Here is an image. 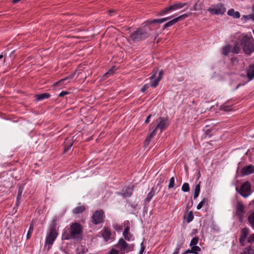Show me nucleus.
Listing matches in <instances>:
<instances>
[{
  "instance_id": "ea45409f",
  "label": "nucleus",
  "mask_w": 254,
  "mask_h": 254,
  "mask_svg": "<svg viewBox=\"0 0 254 254\" xmlns=\"http://www.w3.org/2000/svg\"><path fill=\"white\" fill-rule=\"evenodd\" d=\"M115 70V67H113L112 68L109 70V71L104 74V76L107 77L109 74H112Z\"/></svg>"
},
{
  "instance_id": "5701e85b",
  "label": "nucleus",
  "mask_w": 254,
  "mask_h": 254,
  "mask_svg": "<svg viewBox=\"0 0 254 254\" xmlns=\"http://www.w3.org/2000/svg\"><path fill=\"white\" fill-rule=\"evenodd\" d=\"M23 190H24L23 187L19 186L17 196V198H16V205H18L19 204V200L21 199Z\"/></svg>"
},
{
  "instance_id": "20e7f679",
  "label": "nucleus",
  "mask_w": 254,
  "mask_h": 254,
  "mask_svg": "<svg viewBox=\"0 0 254 254\" xmlns=\"http://www.w3.org/2000/svg\"><path fill=\"white\" fill-rule=\"evenodd\" d=\"M115 247L119 250L118 251L119 253L120 252L121 254H125V253L132 251L134 248V245L133 244H127L123 238H121L119 240L118 243Z\"/></svg>"
},
{
  "instance_id": "69168bd1",
  "label": "nucleus",
  "mask_w": 254,
  "mask_h": 254,
  "mask_svg": "<svg viewBox=\"0 0 254 254\" xmlns=\"http://www.w3.org/2000/svg\"><path fill=\"white\" fill-rule=\"evenodd\" d=\"M253 10H254V6H253Z\"/></svg>"
},
{
  "instance_id": "4d7b16f0",
  "label": "nucleus",
  "mask_w": 254,
  "mask_h": 254,
  "mask_svg": "<svg viewBox=\"0 0 254 254\" xmlns=\"http://www.w3.org/2000/svg\"><path fill=\"white\" fill-rule=\"evenodd\" d=\"M20 0H12V2L13 3H16L18 2H19Z\"/></svg>"
},
{
  "instance_id": "72a5a7b5",
  "label": "nucleus",
  "mask_w": 254,
  "mask_h": 254,
  "mask_svg": "<svg viewBox=\"0 0 254 254\" xmlns=\"http://www.w3.org/2000/svg\"><path fill=\"white\" fill-rule=\"evenodd\" d=\"M193 219V215L192 211H190L187 214L186 220L188 223L190 222Z\"/></svg>"
},
{
  "instance_id": "39448f33",
  "label": "nucleus",
  "mask_w": 254,
  "mask_h": 254,
  "mask_svg": "<svg viewBox=\"0 0 254 254\" xmlns=\"http://www.w3.org/2000/svg\"><path fill=\"white\" fill-rule=\"evenodd\" d=\"M187 3L177 2L172 5H170L168 7H165L163 10L159 11L157 14V16H162L170 12L182 8L187 5Z\"/></svg>"
},
{
  "instance_id": "7ed1b4c3",
  "label": "nucleus",
  "mask_w": 254,
  "mask_h": 254,
  "mask_svg": "<svg viewBox=\"0 0 254 254\" xmlns=\"http://www.w3.org/2000/svg\"><path fill=\"white\" fill-rule=\"evenodd\" d=\"M150 34L144 28H137L135 31L131 33L130 38L134 42H139L149 36Z\"/></svg>"
},
{
  "instance_id": "a19ab883",
  "label": "nucleus",
  "mask_w": 254,
  "mask_h": 254,
  "mask_svg": "<svg viewBox=\"0 0 254 254\" xmlns=\"http://www.w3.org/2000/svg\"><path fill=\"white\" fill-rule=\"evenodd\" d=\"M248 242L249 243H253L254 242V234H253L251 235L248 239Z\"/></svg>"
},
{
  "instance_id": "aec40b11",
  "label": "nucleus",
  "mask_w": 254,
  "mask_h": 254,
  "mask_svg": "<svg viewBox=\"0 0 254 254\" xmlns=\"http://www.w3.org/2000/svg\"><path fill=\"white\" fill-rule=\"evenodd\" d=\"M133 190V186H128L125 188V190H123L124 192V196L125 197H129L130 196Z\"/></svg>"
},
{
  "instance_id": "c756f323",
  "label": "nucleus",
  "mask_w": 254,
  "mask_h": 254,
  "mask_svg": "<svg viewBox=\"0 0 254 254\" xmlns=\"http://www.w3.org/2000/svg\"><path fill=\"white\" fill-rule=\"evenodd\" d=\"M231 49V46L230 45H228L226 46H224L222 48V53L223 55L225 56H227L230 52V50Z\"/></svg>"
},
{
  "instance_id": "e2e57ef3",
  "label": "nucleus",
  "mask_w": 254,
  "mask_h": 254,
  "mask_svg": "<svg viewBox=\"0 0 254 254\" xmlns=\"http://www.w3.org/2000/svg\"><path fill=\"white\" fill-rule=\"evenodd\" d=\"M109 12L110 13H111V12H114V11H113V10H110L109 11Z\"/></svg>"
},
{
  "instance_id": "f3484780",
  "label": "nucleus",
  "mask_w": 254,
  "mask_h": 254,
  "mask_svg": "<svg viewBox=\"0 0 254 254\" xmlns=\"http://www.w3.org/2000/svg\"><path fill=\"white\" fill-rule=\"evenodd\" d=\"M57 221H58V218L55 217L52 223L50 225V232H53L55 233H58L57 230H56V227L57 225Z\"/></svg>"
},
{
  "instance_id": "0eeeda50",
  "label": "nucleus",
  "mask_w": 254,
  "mask_h": 254,
  "mask_svg": "<svg viewBox=\"0 0 254 254\" xmlns=\"http://www.w3.org/2000/svg\"><path fill=\"white\" fill-rule=\"evenodd\" d=\"M168 118H158L155 121L156 126L154 129L156 130L159 129L160 132L165 130L168 126Z\"/></svg>"
},
{
  "instance_id": "5fc2aeb1",
  "label": "nucleus",
  "mask_w": 254,
  "mask_h": 254,
  "mask_svg": "<svg viewBox=\"0 0 254 254\" xmlns=\"http://www.w3.org/2000/svg\"><path fill=\"white\" fill-rule=\"evenodd\" d=\"M205 132L206 136L207 135H209V137H210V136H211V135H209V132H210V130L209 129H207V130H205Z\"/></svg>"
},
{
  "instance_id": "a211bd4d",
  "label": "nucleus",
  "mask_w": 254,
  "mask_h": 254,
  "mask_svg": "<svg viewBox=\"0 0 254 254\" xmlns=\"http://www.w3.org/2000/svg\"><path fill=\"white\" fill-rule=\"evenodd\" d=\"M247 74L250 80H252L254 77V64L249 66L247 70Z\"/></svg>"
},
{
  "instance_id": "3c124183",
  "label": "nucleus",
  "mask_w": 254,
  "mask_h": 254,
  "mask_svg": "<svg viewBox=\"0 0 254 254\" xmlns=\"http://www.w3.org/2000/svg\"><path fill=\"white\" fill-rule=\"evenodd\" d=\"M151 115H149L145 121V123L147 124L149 122L150 119L151 118Z\"/></svg>"
},
{
  "instance_id": "4468645a",
  "label": "nucleus",
  "mask_w": 254,
  "mask_h": 254,
  "mask_svg": "<svg viewBox=\"0 0 254 254\" xmlns=\"http://www.w3.org/2000/svg\"><path fill=\"white\" fill-rule=\"evenodd\" d=\"M243 175H248L254 172V166L250 165L244 167L241 171Z\"/></svg>"
},
{
  "instance_id": "864d4df0",
  "label": "nucleus",
  "mask_w": 254,
  "mask_h": 254,
  "mask_svg": "<svg viewBox=\"0 0 254 254\" xmlns=\"http://www.w3.org/2000/svg\"><path fill=\"white\" fill-rule=\"evenodd\" d=\"M179 253V249L177 248L175 249V251L174 252V253L172 254H178Z\"/></svg>"
},
{
  "instance_id": "e433bc0d",
  "label": "nucleus",
  "mask_w": 254,
  "mask_h": 254,
  "mask_svg": "<svg viewBox=\"0 0 254 254\" xmlns=\"http://www.w3.org/2000/svg\"><path fill=\"white\" fill-rule=\"evenodd\" d=\"M175 186V178L172 177L169 181V184L168 185V188H173Z\"/></svg>"
},
{
  "instance_id": "79ce46f5",
  "label": "nucleus",
  "mask_w": 254,
  "mask_h": 254,
  "mask_svg": "<svg viewBox=\"0 0 254 254\" xmlns=\"http://www.w3.org/2000/svg\"><path fill=\"white\" fill-rule=\"evenodd\" d=\"M157 72V69H154L152 72V75L149 77L150 80H152L156 76V74Z\"/></svg>"
},
{
  "instance_id": "a878e982",
  "label": "nucleus",
  "mask_w": 254,
  "mask_h": 254,
  "mask_svg": "<svg viewBox=\"0 0 254 254\" xmlns=\"http://www.w3.org/2000/svg\"><path fill=\"white\" fill-rule=\"evenodd\" d=\"M85 209L84 206L80 205L76 207L73 210V212L74 214H79L83 212Z\"/></svg>"
},
{
  "instance_id": "37998d69",
  "label": "nucleus",
  "mask_w": 254,
  "mask_h": 254,
  "mask_svg": "<svg viewBox=\"0 0 254 254\" xmlns=\"http://www.w3.org/2000/svg\"><path fill=\"white\" fill-rule=\"evenodd\" d=\"M72 144H68L67 146H64V152L66 153L68 150L71 148Z\"/></svg>"
},
{
  "instance_id": "6ab92c4d",
  "label": "nucleus",
  "mask_w": 254,
  "mask_h": 254,
  "mask_svg": "<svg viewBox=\"0 0 254 254\" xmlns=\"http://www.w3.org/2000/svg\"><path fill=\"white\" fill-rule=\"evenodd\" d=\"M123 235L125 239L127 241H130L132 237L131 234L129 233V227L127 226L123 232Z\"/></svg>"
},
{
  "instance_id": "a18cd8bd",
  "label": "nucleus",
  "mask_w": 254,
  "mask_h": 254,
  "mask_svg": "<svg viewBox=\"0 0 254 254\" xmlns=\"http://www.w3.org/2000/svg\"><path fill=\"white\" fill-rule=\"evenodd\" d=\"M149 85L148 84H146L145 85H144V86L142 87V88L141 89V91L143 92H144L145 90H146L148 88H149Z\"/></svg>"
},
{
  "instance_id": "2f4dec72",
  "label": "nucleus",
  "mask_w": 254,
  "mask_h": 254,
  "mask_svg": "<svg viewBox=\"0 0 254 254\" xmlns=\"http://www.w3.org/2000/svg\"><path fill=\"white\" fill-rule=\"evenodd\" d=\"M220 109L224 111L229 112L232 110V107L231 106L223 104L220 106Z\"/></svg>"
},
{
  "instance_id": "7c9ffc66",
  "label": "nucleus",
  "mask_w": 254,
  "mask_h": 254,
  "mask_svg": "<svg viewBox=\"0 0 254 254\" xmlns=\"http://www.w3.org/2000/svg\"><path fill=\"white\" fill-rule=\"evenodd\" d=\"M248 221L254 229V211L252 212L248 217Z\"/></svg>"
},
{
  "instance_id": "774afa93",
  "label": "nucleus",
  "mask_w": 254,
  "mask_h": 254,
  "mask_svg": "<svg viewBox=\"0 0 254 254\" xmlns=\"http://www.w3.org/2000/svg\"><path fill=\"white\" fill-rule=\"evenodd\" d=\"M157 38V36H155V40Z\"/></svg>"
},
{
  "instance_id": "393cba45",
  "label": "nucleus",
  "mask_w": 254,
  "mask_h": 254,
  "mask_svg": "<svg viewBox=\"0 0 254 254\" xmlns=\"http://www.w3.org/2000/svg\"><path fill=\"white\" fill-rule=\"evenodd\" d=\"M155 192L154 190V189L152 188L151 191L147 194V197L144 200L145 202H149L151 199V198L153 197V196L155 195Z\"/></svg>"
},
{
  "instance_id": "6e6d98bb",
  "label": "nucleus",
  "mask_w": 254,
  "mask_h": 254,
  "mask_svg": "<svg viewBox=\"0 0 254 254\" xmlns=\"http://www.w3.org/2000/svg\"><path fill=\"white\" fill-rule=\"evenodd\" d=\"M198 195H199V193L194 191V195H193L194 198V199L198 197Z\"/></svg>"
},
{
  "instance_id": "b1692460",
  "label": "nucleus",
  "mask_w": 254,
  "mask_h": 254,
  "mask_svg": "<svg viewBox=\"0 0 254 254\" xmlns=\"http://www.w3.org/2000/svg\"><path fill=\"white\" fill-rule=\"evenodd\" d=\"M208 205V199L207 198H203L201 201L197 205L196 208L199 210L201 209L204 205Z\"/></svg>"
},
{
  "instance_id": "c03bdc74",
  "label": "nucleus",
  "mask_w": 254,
  "mask_h": 254,
  "mask_svg": "<svg viewBox=\"0 0 254 254\" xmlns=\"http://www.w3.org/2000/svg\"><path fill=\"white\" fill-rule=\"evenodd\" d=\"M200 190V183H199L198 184L196 185V186L195 187V189H194V191L199 193Z\"/></svg>"
},
{
  "instance_id": "f704fd0d",
  "label": "nucleus",
  "mask_w": 254,
  "mask_h": 254,
  "mask_svg": "<svg viewBox=\"0 0 254 254\" xmlns=\"http://www.w3.org/2000/svg\"><path fill=\"white\" fill-rule=\"evenodd\" d=\"M182 190L184 192H188L190 190V187L188 183H184L182 187Z\"/></svg>"
},
{
  "instance_id": "6e6552de",
  "label": "nucleus",
  "mask_w": 254,
  "mask_h": 254,
  "mask_svg": "<svg viewBox=\"0 0 254 254\" xmlns=\"http://www.w3.org/2000/svg\"><path fill=\"white\" fill-rule=\"evenodd\" d=\"M104 212L103 210H97L92 216V222L95 225L101 224L104 222Z\"/></svg>"
},
{
  "instance_id": "c9c22d12",
  "label": "nucleus",
  "mask_w": 254,
  "mask_h": 254,
  "mask_svg": "<svg viewBox=\"0 0 254 254\" xmlns=\"http://www.w3.org/2000/svg\"><path fill=\"white\" fill-rule=\"evenodd\" d=\"M199 238L198 237H194L191 240L190 245V246H195L198 242Z\"/></svg>"
},
{
  "instance_id": "9b49d317",
  "label": "nucleus",
  "mask_w": 254,
  "mask_h": 254,
  "mask_svg": "<svg viewBox=\"0 0 254 254\" xmlns=\"http://www.w3.org/2000/svg\"><path fill=\"white\" fill-rule=\"evenodd\" d=\"M189 14H184L183 15H181L171 20L170 21L167 22L165 23L163 26V29H165L167 27H170L175 24H176L178 21L184 19L185 18L188 17L189 16Z\"/></svg>"
},
{
  "instance_id": "09e8293b",
  "label": "nucleus",
  "mask_w": 254,
  "mask_h": 254,
  "mask_svg": "<svg viewBox=\"0 0 254 254\" xmlns=\"http://www.w3.org/2000/svg\"><path fill=\"white\" fill-rule=\"evenodd\" d=\"M144 250H145V247L143 246V243H142L141 244V249H140V252L139 253V254H142Z\"/></svg>"
},
{
  "instance_id": "680f3d73",
  "label": "nucleus",
  "mask_w": 254,
  "mask_h": 254,
  "mask_svg": "<svg viewBox=\"0 0 254 254\" xmlns=\"http://www.w3.org/2000/svg\"><path fill=\"white\" fill-rule=\"evenodd\" d=\"M3 58V55H0V59H2Z\"/></svg>"
},
{
  "instance_id": "13d9d810",
  "label": "nucleus",
  "mask_w": 254,
  "mask_h": 254,
  "mask_svg": "<svg viewBox=\"0 0 254 254\" xmlns=\"http://www.w3.org/2000/svg\"><path fill=\"white\" fill-rule=\"evenodd\" d=\"M193 10H196V4H195L193 7Z\"/></svg>"
},
{
  "instance_id": "bb28decb",
  "label": "nucleus",
  "mask_w": 254,
  "mask_h": 254,
  "mask_svg": "<svg viewBox=\"0 0 254 254\" xmlns=\"http://www.w3.org/2000/svg\"><path fill=\"white\" fill-rule=\"evenodd\" d=\"M75 73H76V72H73L72 73L70 74V75H69L68 76L66 77L65 78H64L63 79H62L61 80H60L59 81L57 82H56L55 84H54V85L55 86H56L57 85H58L59 83H61V82H63L67 79H72L74 76H75Z\"/></svg>"
},
{
  "instance_id": "473e14b6",
  "label": "nucleus",
  "mask_w": 254,
  "mask_h": 254,
  "mask_svg": "<svg viewBox=\"0 0 254 254\" xmlns=\"http://www.w3.org/2000/svg\"><path fill=\"white\" fill-rule=\"evenodd\" d=\"M191 248L190 249L191 253L192 254H197L198 252L201 251V249L200 247L197 246H191Z\"/></svg>"
},
{
  "instance_id": "de8ad7c7",
  "label": "nucleus",
  "mask_w": 254,
  "mask_h": 254,
  "mask_svg": "<svg viewBox=\"0 0 254 254\" xmlns=\"http://www.w3.org/2000/svg\"><path fill=\"white\" fill-rule=\"evenodd\" d=\"M170 18V17H166V18H160L159 19V23H162L167 20H168Z\"/></svg>"
},
{
  "instance_id": "58836bf2",
  "label": "nucleus",
  "mask_w": 254,
  "mask_h": 254,
  "mask_svg": "<svg viewBox=\"0 0 254 254\" xmlns=\"http://www.w3.org/2000/svg\"><path fill=\"white\" fill-rule=\"evenodd\" d=\"M145 23H146V25L159 23V19L147 20L145 22Z\"/></svg>"
},
{
  "instance_id": "052dcab7",
  "label": "nucleus",
  "mask_w": 254,
  "mask_h": 254,
  "mask_svg": "<svg viewBox=\"0 0 254 254\" xmlns=\"http://www.w3.org/2000/svg\"><path fill=\"white\" fill-rule=\"evenodd\" d=\"M198 179L200 176V172H198Z\"/></svg>"
},
{
  "instance_id": "f257e3e1",
  "label": "nucleus",
  "mask_w": 254,
  "mask_h": 254,
  "mask_svg": "<svg viewBox=\"0 0 254 254\" xmlns=\"http://www.w3.org/2000/svg\"><path fill=\"white\" fill-rule=\"evenodd\" d=\"M82 233L81 225L78 223L70 224L69 227H66L63 233L62 238L64 240H69L77 238Z\"/></svg>"
},
{
  "instance_id": "c85d7f7f",
  "label": "nucleus",
  "mask_w": 254,
  "mask_h": 254,
  "mask_svg": "<svg viewBox=\"0 0 254 254\" xmlns=\"http://www.w3.org/2000/svg\"><path fill=\"white\" fill-rule=\"evenodd\" d=\"M156 131L157 130L154 129L150 133V134L146 137L145 141L147 142H150L152 140V138H153L156 134Z\"/></svg>"
},
{
  "instance_id": "4be33fe9",
  "label": "nucleus",
  "mask_w": 254,
  "mask_h": 254,
  "mask_svg": "<svg viewBox=\"0 0 254 254\" xmlns=\"http://www.w3.org/2000/svg\"><path fill=\"white\" fill-rule=\"evenodd\" d=\"M51 96L50 94L47 93L37 94L36 98L37 101H41L44 99H48Z\"/></svg>"
},
{
  "instance_id": "2eb2a0df",
  "label": "nucleus",
  "mask_w": 254,
  "mask_h": 254,
  "mask_svg": "<svg viewBox=\"0 0 254 254\" xmlns=\"http://www.w3.org/2000/svg\"><path fill=\"white\" fill-rule=\"evenodd\" d=\"M101 233L105 241L108 242L111 239V232L108 228H104Z\"/></svg>"
},
{
  "instance_id": "423d86ee",
  "label": "nucleus",
  "mask_w": 254,
  "mask_h": 254,
  "mask_svg": "<svg viewBox=\"0 0 254 254\" xmlns=\"http://www.w3.org/2000/svg\"><path fill=\"white\" fill-rule=\"evenodd\" d=\"M236 190L238 193L245 198L249 196L252 192L251 185L248 182L244 183L242 185L240 189L236 188Z\"/></svg>"
},
{
  "instance_id": "338daca9",
  "label": "nucleus",
  "mask_w": 254,
  "mask_h": 254,
  "mask_svg": "<svg viewBox=\"0 0 254 254\" xmlns=\"http://www.w3.org/2000/svg\"><path fill=\"white\" fill-rule=\"evenodd\" d=\"M244 17H247V16L244 15Z\"/></svg>"
},
{
  "instance_id": "9d476101",
  "label": "nucleus",
  "mask_w": 254,
  "mask_h": 254,
  "mask_svg": "<svg viewBox=\"0 0 254 254\" xmlns=\"http://www.w3.org/2000/svg\"><path fill=\"white\" fill-rule=\"evenodd\" d=\"M58 235V233H55L53 232L49 233L48 235L46 237L45 246H48V250L51 249L52 245L54 242L55 241L56 238Z\"/></svg>"
},
{
  "instance_id": "49530a36",
  "label": "nucleus",
  "mask_w": 254,
  "mask_h": 254,
  "mask_svg": "<svg viewBox=\"0 0 254 254\" xmlns=\"http://www.w3.org/2000/svg\"><path fill=\"white\" fill-rule=\"evenodd\" d=\"M250 250H251V247L247 248L246 250L244 253H241V254H251Z\"/></svg>"
},
{
  "instance_id": "0e129e2a",
  "label": "nucleus",
  "mask_w": 254,
  "mask_h": 254,
  "mask_svg": "<svg viewBox=\"0 0 254 254\" xmlns=\"http://www.w3.org/2000/svg\"><path fill=\"white\" fill-rule=\"evenodd\" d=\"M160 186V184H159L157 185V186H156V188H157V187H158V186Z\"/></svg>"
},
{
  "instance_id": "1a4fd4ad",
  "label": "nucleus",
  "mask_w": 254,
  "mask_h": 254,
  "mask_svg": "<svg viewBox=\"0 0 254 254\" xmlns=\"http://www.w3.org/2000/svg\"><path fill=\"white\" fill-rule=\"evenodd\" d=\"M226 8L222 3H218L214 5L212 7H210L208 11L212 14H223L226 11Z\"/></svg>"
},
{
  "instance_id": "bf43d9fd",
  "label": "nucleus",
  "mask_w": 254,
  "mask_h": 254,
  "mask_svg": "<svg viewBox=\"0 0 254 254\" xmlns=\"http://www.w3.org/2000/svg\"><path fill=\"white\" fill-rule=\"evenodd\" d=\"M242 84H239L237 85V86L236 87V89H238L240 86H241Z\"/></svg>"
},
{
  "instance_id": "ddd939ff",
  "label": "nucleus",
  "mask_w": 254,
  "mask_h": 254,
  "mask_svg": "<svg viewBox=\"0 0 254 254\" xmlns=\"http://www.w3.org/2000/svg\"><path fill=\"white\" fill-rule=\"evenodd\" d=\"M249 233L248 229L246 228H243L241 230V233L240 238V243L242 246H244V242L246 238L248 236Z\"/></svg>"
},
{
  "instance_id": "dca6fc26",
  "label": "nucleus",
  "mask_w": 254,
  "mask_h": 254,
  "mask_svg": "<svg viewBox=\"0 0 254 254\" xmlns=\"http://www.w3.org/2000/svg\"><path fill=\"white\" fill-rule=\"evenodd\" d=\"M163 74V71L162 70H161L159 71V75L157 76V77L151 84L150 86L152 87H156L158 85L159 81L162 79Z\"/></svg>"
},
{
  "instance_id": "603ef678",
  "label": "nucleus",
  "mask_w": 254,
  "mask_h": 254,
  "mask_svg": "<svg viewBox=\"0 0 254 254\" xmlns=\"http://www.w3.org/2000/svg\"><path fill=\"white\" fill-rule=\"evenodd\" d=\"M190 250L188 249L186 251H185L182 254H191Z\"/></svg>"
},
{
  "instance_id": "8fccbe9b",
  "label": "nucleus",
  "mask_w": 254,
  "mask_h": 254,
  "mask_svg": "<svg viewBox=\"0 0 254 254\" xmlns=\"http://www.w3.org/2000/svg\"><path fill=\"white\" fill-rule=\"evenodd\" d=\"M69 94V92L67 91H62L59 95V97H63L65 95Z\"/></svg>"
},
{
  "instance_id": "f03ea898",
  "label": "nucleus",
  "mask_w": 254,
  "mask_h": 254,
  "mask_svg": "<svg viewBox=\"0 0 254 254\" xmlns=\"http://www.w3.org/2000/svg\"><path fill=\"white\" fill-rule=\"evenodd\" d=\"M239 40L246 54L250 55L254 52V39L248 36H242Z\"/></svg>"
},
{
  "instance_id": "cd10ccee",
  "label": "nucleus",
  "mask_w": 254,
  "mask_h": 254,
  "mask_svg": "<svg viewBox=\"0 0 254 254\" xmlns=\"http://www.w3.org/2000/svg\"><path fill=\"white\" fill-rule=\"evenodd\" d=\"M241 51V48L238 42H236L232 50L233 53L238 54Z\"/></svg>"
},
{
  "instance_id": "4c0bfd02",
  "label": "nucleus",
  "mask_w": 254,
  "mask_h": 254,
  "mask_svg": "<svg viewBox=\"0 0 254 254\" xmlns=\"http://www.w3.org/2000/svg\"><path fill=\"white\" fill-rule=\"evenodd\" d=\"M33 224H30V227H29V231L27 233V239H28L30 238L31 237V234L33 231Z\"/></svg>"
},
{
  "instance_id": "412c9836",
  "label": "nucleus",
  "mask_w": 254,
  "mask_h": 254,
  "mask_svg": "<svg viewBox=\"0 0 254 254\" xmlns=\"http://www.w3.org/2000/svg\"><path fill=\"white\" fill-rule=\"evenodd\" d=\"M228 15L232 16L235 18H239L240 17V14L238 11H235L233 8L229 9L227 12Z\"/></svg>"
},
{
  "instance_id": "f8f14e48",
  "label": "nucleus",
  "mask_w": 254,
  "mask_h": 254,
  "mask_svg": "<svg viewBox=\"0 0 254 254\" xmlns=\"http://www.w3.org/2000/svg\"><path fill=\"white\" fill-rule=\"evenodd\" d=\"M236 214L242 221L244 215V206L241 201H238L236 206Z\"/></svg>"
}]
</instances>
